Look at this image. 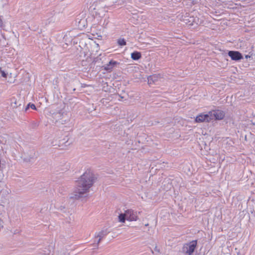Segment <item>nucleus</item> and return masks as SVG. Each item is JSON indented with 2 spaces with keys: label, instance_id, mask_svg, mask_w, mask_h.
<instances>
[{
  "label": "nucleus",
  "instance_id": "obj_10",
  "mask_svg": "<svg viewBox=\"0 0 255 255\" xmlns=\"http://www.w3.org/2000/svg\"><path fill=\"white\" fill-rule=\"evenodd\" d=\"M141 57V53L139 52L134 51L131 54V58L134 60H137Z\"/></svg>",
  "mask_w": 255,
  "mask_h": 255
},
{
  "label": "nucleus",
  "instance_id": "obj_19",
  "mask_svg": "<svg viewBox=\"0 0 255 255\" xmlns=\"http://www.w3.org/2000/svg\"><path fill=\"white\" fill-rule=\"evenodd\" d=\"M2 24H3V23H2V20L0 18V27H1V26H2Z\"/></svg>",
  "mask_w": 255,
  "mask_h": 255
},
{
  "label": "nucleus",
  "instance_id": "obj_18",
  "mask_svg": "<svg viewBox=\"0 0 255 255\" xmlns=\"http://www.w3.org/2000/svg\"><path fill=\"white\" fill-rule=\"evenodd\" d=\"M34 157V151H32V152H31V155L30 159L33 158Z\"/></svg>",
  "mask_w": 255,
  "mask_h": 255
},
{
  "label": "nucleus",
  "instance_id": "obj_12",
  "mask_svg": "<svg viewBox=\"0 0 255 255\" xmlns=\"http://www.w3.org/2000/svg\"><path fill=\"white\" fill-rule=\"evenodd\" d=\"M119 222L121 223H125L126 220H127V217L126 216L125 212L124 213H122L120 214L119 216Z\"/></svg>",
  "mask_w": 255,
  "mask_h": 255
},
{
  "label": "nucleus",
  "instance_id": "obj_6",
  "mask_svg": "<svg viewBox=\"0 0 255 255\" xmlns=\"http://www.w3.org/2000/svg\"><path fill=\"white\" fill-rule=\"evenodd\" d=\"M127 220L129 221H135L138 219L137 213L132 210H127L125 211Z\"/></svg>",
  "mask_w": 255,
  "mask_h": 255
},
{
  "label": "nucleus",
  "instance_id": "obj_7",
  "mask_svg": "<svg viewBox=\"0 0 255 255\" xmlns=\"http://www.w3.org/2000/svg\"><path fill=\"white\" fill-rule=\"evenodd\" d=\"M210 115H211V118L212 120L214 118L216 120H222L225 117L224 112L220 110H216L212 112H210Z\"/></svg>",
  "mask_w": 255,
  "mask_h": 255
},
{
  "label": "nucleus",
  "instance_id": "obj_13",
  "mask_svg": "<svg viewBox=\"0 0 255 255\" xmlns=\"http://www.w3.org/2000/svg\"><path fill=\"white\" fill-rule=\"evenodd\" d=\"M29 108H31L33 110H36V107L34 104L29 103L25 108V111H26Z\"/></svg>",
  "mask_w": 255,
  "mask_h": 255
},
{
  "label": "nucleus",
  "instance_id": "obj_15",
  "mask_svg": "<svg viewBox=\"0 0 255 255\" xmlns=\"http://www.w3.org/2000/svg\"><path fill=\"white\" fill-rule=\"evenodd\" d=\"M52 250V247L50 248L47 251H44V254L45 255H49Z\"/></svg>",
  "mask_w": 255,
  "mask_h": 255
},
{
  "label": "nucleus",
  "instance_id": "obj_21",
  "mask_svg": "<svg viewBox=\"0 0 255 255\" xmlns=\"http://www.w3.org/2000/svg\"><path fill=\"white\" fill-rule=\"evenodd\" d=\"M145 226H148V224H145Z\"/></svg>",
  "mask_w": 255,
  "mask_h": 255
},
{
  "label": "nucleus",
  "instance_id": "obj_9",
  "mask_svg": "<svg viewBox=\"0 0 255 255\" xmlns=\"http://www.w3.org/2000/svg\"><path fill=\"white\" fill-rule=\"evenodd\" d=\"M117 64V62L116 61L111 60L109 62V64L105 66L104 69L107 71H110Z\"/></svg>",
  "mask_w": 255,
  "mask_h": 255
},
{
  "label": "nucleus",
  "instance_id": "obj_14",
  "mask_svg": "<svg viewBox=\"0 0 255 255\" xmlns=\"http://www.w3.org/2000/svg\"><path fill=\"white\" fill-rule=\"evenodd\" d=\"M118 43L120 46H124L126 45V42L124 39H120L118 41Z\"/></svg>",
  "mask_w": 255,
  "mask_h": 255
},
{
  "label": "nucleus",
  "instance_id": "obj_1",
  "mask_svg": "<svg viewBox=\"0 0 255 255\" xmlns=\"http://www.w3.org/2000/svg\"><path fill=\"white\" fill-rule=\"evenodd\" d=\"M96 179V177L92 171H86L77 181L70 198L77 200L86 197Z\"/></svg>",
  "mask_w": 255,
  "mask_h": 255
},
{
  "label": "nucleus",
  "instance_id": "obj_3",
  "mask_svg": "<svg viewBox=\"0 0 255 255\" xmlns=\"http://www.w3.org/2000/svg\"><path fill=\"white\" fill-rule=\"evenodd\" d=\"M108 234V232L106 230H102L99 232L96 233L95 234L94 245L96 246H98L101 241Z\"/></svg>",
  "mask_w": 255,
  "mask_h": 255
},
{
  "label": "nucleus",
  "instance_id": "obj_20",
  "mask_svg": "<svg viewBox=\"0 0 255 255\" xmlns=\"http://www.w3.org/2000/svg\"><path fill=\"white\" fill-rule=\"evenodd\" d=\"M249 57H250V56H249V55H246V56H245V58H246V59H248V58H249Z\"/></svg>",
  "mask_w": 255,
  "mask_h": 255
},
{
  "label": "nucleus",
  "instance_id": "obj_4",
  "mask_svg": "<svg viewBox=\"0 0 255 255\" xmlns=\"http://www.w3.org/2000/svg\"><path fill=\"white\" fill-rule=\"evenodd\" d=\"M185 24L192 26L194 23L198 24V22L196 21L197 19L193 16H189V14L186 13V15L182 17L181 19ZM197 20L198 19H197Z\"/></svg>",
  "mask_w": 255,
  "mask_h": 255
},
{
  "label": "nucleus",
  "instance_id": "obj_2",
  "mask_svg": "<svg viewBox=\"0 0 255 255\" xmlns=\"http://www.w3.org/2000/svg\"><path fill=\"white\" fill-rule=\"evenodd\" d=\"M197 245V240H193L189 243L184 244L182 249V252L186 255H192L194 252Z\"/></svg>",
  "mask_w": 255,
  "mask_h": 255
},
{
  "label": "nucleus",
  "instance_id": "obj_8",
  "mask_svg": "<svg viewBox=\"0 0 255 255\" xmlns=\"http://www.w3.org/2000/svg\"><path fill=\"white\" fill-rule=\"evenodd\" d=\"M228 55L233 60L238 61L243 59L241 53L238 51H230Z\"/></svg>",
  "mask_w": 255,
  "mask_h": 255
},
{
  "label": "nucleus",
  "instance_id": "obj_16",
  "mask_svg": "<svg viewBox=\"0 0 255 255\" xmlns=\"http://www.w3.org/2000/svg\"><path fill=\"white\" fill-rule=\"evenodd\" d=\"M11 106L13 108H16L17 107L16 101L14 100V102H12L11 103Z\"/></svg>",
  "mask_w": 255,
  "mask_h": 255
},
{
  "label": "nucleus",
  "instance_id": "obj_5",
  "mask_svg": "<svg viewBox=\"0 0 255 255\" xmlns=\"http://www.w3.org/2000/svg\"><path fill=\"white\" fill-rule=\"evenodd\" d=\"M211 116V115H210L209 112L206 114H201L196 117L195 121L197 123L209 122L212 120Z\"/></svg>",
  "mask_w": 255,
  "mask_h": 255
},
{
  "label": "nucleus",
  "instance_id": "obj_11",
  "mask_svg": "<svg viewBox=\"0 0 255 255\" xmlns=\"http://www.w3.org/2000/svg\"><path fill=\"white\" fill-rule=\"evenodd\" d=\"M147 80L148 84L151 85L157 81V77L156 75L150 76L148 77Z\"/></svg>",
  "mask_w": 255,
  "mask_h": 255
},
{
  "label": "nucleus",
  "instance_id": "obj_17",
  "mask_svg": "<svg viewBox=\"0 0 255 255\" xmlns=\"http://www.w3.org/2000/svg\"><path fill=\"white\" fill-rule=\"evenodd\" d=\"M1 75L3 77H6V74L5 73V72L3 71L1 72Z\"/></svg>",
  "mask_w": 255,
  "mask_h": 255
}]
</instances>
